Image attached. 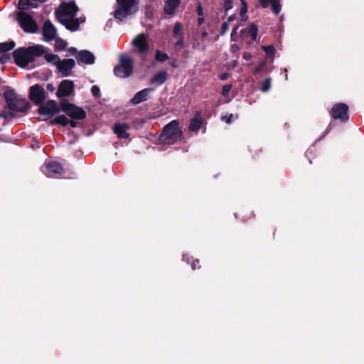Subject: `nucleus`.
<instances>
[{"instance_id": "nucleus-14", "label": "nucleus", "mask_w": 364, "mask_h": 364, "mask_svg": "<svg viewBox=\"0 0 364 364\" xmlns=\"http://www.w3.org/2000/svg\"><path fill=\"white\" fill-rule=\"evenodd\" d=\"M257 35L258 27L254 23H250L247 27L240 31L241 38L247 39L248 36L251 38V41L248 42L249 44H250L253 41H258Z\"/></svg>"}, {"instance_id": "nucleus-11", "label": "nucleus", "mask_w": 364, "mask_h": 364, "mask_svg": "<svg viewBox=\"0 0 364 364\" xmlns=\"http://www.w3.org/2000/svg\"><path fill=\"white\" fill-rule=\"evenodd\" d=\"M38 113L48 117H53L61 111V107H58L54 100H49L45 104L38 105Z\"/></svg>"}, {"instance_id": "nucleus-18", "label": "nucleus", "mask_w": 364, "mask_h": 364, "mask_svg": "<svg viewBox=\"0 0 364 364\" xmlns=\"http://www.w3.org/2000/svg\"><path fill=\"white\" fill-rule=\"evenodd\" d=\"M129 129V126L126 123H116L113 127L114 133L121 139H125L129 136L127 132Z\"/></svg>"}, {"instance_id": "nucleus-34", "label": "nucleus", "mask_w": 364, "mask_h": 364, "mask_svg": "<svg viewBox=\"0 0 364 364\" xmlns=\"http://www.w3.org/2000/svg\"><path fill=\"white\" fill-rule=\"evenodd\" d=\"M168 58V55L160 50H156V53H155V60L156 61H159V62H165L166 60H167Z\"/></svg>"}, {"instance_id": "nucleus-32", "label": "nucleus", "mask_w": 364, "mask_h": 364, "mask_svg": "<svg viewBox=\"0 0 364 364\" xmlns=\"http://www.w3.org/2000/svg\"><path fill=\"white\" fill-rule=\"evenodd\" d=\"M272 80L269 77L266 78L260 82V90L267 92L270 90Z\"/></svg>"}, {"instance_id": "nucleus-61", "label": "nucleus", "mask_w": 364, "mask_h": 364, "mask_svg": "<svg viewBox=\"0 0 364 364\" xmlns=\"http://www.w3.org/2000/svg\"><path fill=\"white\" fill-rule=\"evenodd\" d=\"M220 104H221V102L219 100V101H218V102L216 103L215 106H216V107H218Z\"/></svg>"}, {"instance_id": "nucleus-6", "label": "nucleus", "mask_w": 364, "mask_h": 364, "mask_svg": "<svg viewBox=\"0 0 364 364\" xmlns=\"http://www.w3.org/2000/svg\"><path fill=\"white\" fill-rule=\"evenodd\" d=\"M61 111L66 113L73 119L82 120L86 117V112L81 107L70 103L67 99L63 98L60 101Z\"/></svg>"}, {"instance_id": "nucleus-1", "label": "nucleus", "mask_w": 364, "mask_h": 364, "mask_svg": "<svg viewBox=\"0 0 364 364\" xmlns=\"http://www.w3.org/2000/svg\"><path fill=\"white\" fill-rule=\"evenodd\" d=\"M78 7L74 1L63 2L55 9V16L61 24L70 31H76L80 28V23L75 18Z\"/></svg>"}, {"instance_id": "nucleus-52", "label": "nucleus", "mask_w": 364, "mask_h": 364, "mask_svg": "<svg viewBox=\"0 0 364 364\" xmlns=\"http://www.w3.org/2000/svg\"><path fill=\"white\" fill-rule=\"evenodd\" d=\"M243 58L246 60H250L251 58H252V55L248 53V52H245L243 54Z\"/></svg>"}, {"instance_id": "nucleus-15", "label": "nucleus", "mask_w": 364, "mask_h": 364, "mask_svg": "<svg viewBox=\"0 0 364 364\" xmlns=\"http://www.w3.org/2000/svg\"><path fill=\"white\" fill-rule=\"evenodd\" d=\"M73 90V82L68 80H64L60 83L56 95L59 98L68 97L72 94Z\"/></svg>"}, {"instance_id": "nucleus-57", "label": "nucleus", "mask_w": 364, "mask_h": 364, "mask_svg": "<svg viewBox=\"0 0 364 364\" xmlns=\"http://www.w3.org/2000/svg\"><path fill=\"white\" fill-rule=\"evenodd\" d=\"M235 18V16L234 15H231L228 17V21L226 22H228V23L229 22L234 21Z\"/></svg>"}, {"instance_id": "nucleus-51", "label": "nucleus", "mask_w": 364, "mask_h": 364, "mask_svg": "<svg viewBox=\"0 0 364 364\" xmlns=\"http://www.w3.org/2000/svg\"><path fill=\"white\" fill-rule=\"evenodd\" d=\"M191 259H192V257H190L189 255H183V260L184 262H187L188 264L190 263Z\"/></svg>"}, {"instance_id": "nucleus-40", "label": "nucleus", "mask_w": 364, "mask_h": 364, "mask_svg": "<svg viewBox=\"0 0 364 364\" xmlns=\"http://www.w3.org/2000/svg\"><path fill=\"white\" fill-rule=\"evenodd\" d=\"M233 0H225L223 3V9L227 12L228 10L232 8Z\"/></svg>"}, {"instance_id": "nucleus-19", "label": "nucleus", "mask_w": 364, "mask_h": 364, "mask_svg": "<svg viewBox=\"0 0 364 364\" xmlns=\"http://www.w3.org/2000/svg\"><path fill=\"white\" fill-rule=\"evenodd\" d=\"M260 6L264 8H268L272 6V12L275 15H278L282 9L281 0H259Z\"/></svg>"}, {"instance_id": "nucleus-62", "label": "nucleus", "mask_w": 364, "mask_h": 364, "mask_svg": "<svg viewBox=\"0 0 364 364\" xmlns=\"http://www.w3.org/2000/svg\"><path fill=\"white\" fill-rule=\"evenodd\" d=\"M203 36H207V33H206V32H204Z\"/></svg>"}, {"instance_id": "nucleus-13", "label": "nucleus", "mask_w": 364, "mask_h": 364, "mask_svg": "<svg viewBox=\"0 0 364 364\" xmlns=\"http://www.w3.org/2000/svg\"><path fill=\"white\" fill-rule=\"evenodd\" d=\"M29 98L35 105H41L45 99L43 88L38 85L31 86L30 87Z\"/></svg>"}, {"instance_id": "nucleus-56", "label": "nucleus", "mask_w": 364, "mask_h": 364, "mask_svg": "<svg viewBox=\"0 0 364 364\" xmlns=\"http://www.w3.org/2000/svg\"><path fill=\"white\" fill-rule=\"evenodd\" d=\"M70 124V126L72 127H76L78 124V122H77L75 120H71L70 122L69 121Z\"/></svg>"}, {"instance_id": "nucleus-27", "label": "nucleus", "mask_w": 364, "mask_h": 364, "mask_svg": "<svg viewBox=\"0 0 364 364\" xmlns=\"http://www.w3.org/2000/svg\"><path fill=\"white\" fill-rule=\"evenodd\" d=\"M15 46L16 43L14 41L0 43V54L7 53L9 51L11 50Z\"/></svg>"}, {"instance_id": "nucleus-39", "label": "nucleus", "mask_w": 364, "mask_h": 364, "mask_svg": "<svg viewBox=\"0 0 364 364\" xmlns=\"http://www.w3.org/2000/svg\"><path fill=\"white\" fill-rule=\"evenodd\" d=\"M11 60V55L9 53H1L0 56V63L6 64Z\"/></svg>"}, {"instance_id": "nucleus-12", "label": "nucleus", "mask_w": 364, "mask_h": 364, "mask_svg": "<svg viewBox=\"0 0 364 364\" xmlns=\"http://www.w3.org/2000/svg\"><path fill=\"white\" fill-rule=\"evenodd\" d=\"M41 169L44 174L48 177H58L63 172V166L57 161H50Z\"/></svg>"}, {"instance_id": "nucleus-31", "label": "nucleus", "mask_w": 364, "mask_h": 364, "mask_svg": "<svg viewBox=\"0 0 364 364\" xmlns=\"http://www.w3.org/2000/svg\"><path fill=\"white\" fill-rule=\"evenodd\" d=\"M173 35L176 38L183 37V25L180 22L175 23L173 29Z\"/></svg>"}, {"instance_id": "nucleus-63", "label": "nucleus", "mask_w": 364, "mask_h": 364, "mask_svg": "<svg viewBox=\"0 0 364 364\" xmlns=\"http://www.w3.org/2000/svg\"><path fill=\"white\" fill-rule=\"evenodd\" d=\"M1 83V78L0 77V84Z\"/></svg>"}, {"instance_id": "nucleus-26", "label": "nucleus", "mask_w": 364, "mask_h": 364, "mask_svg": "<svg viewBox=\"0 0 364 364\" xmlns=\"http://www.w3.org/2000/svg\"><path fill=\"white\" fill-rule=\"evenodd\" d=\"M69 123V119L65 115H58L50 121V125L60 124L65 127Z\"/></svg>"}, {"instance_id": "nucleus-3", "label": "nucleus", "mask_w": 364, "mask_h": 364, "mask_svg": "<svg viewBox=\"0 0 364 364\" xmlns=\"http://www.w3.org/2000/svg\"><path fill=\"white\" fill-rule=\"evenodd\" d=\"M5 99V108L11 112H14L16 116H24L30 107L29 102L24 98L18 97L14 90L10 87H6L4 92Z\"/></svg>"}, {"instance_id": "nucleus-22", "label": "nucleus", "mask_w": 364, "mask_h": 364, "mask_svg": "<svg viewBox=\"0 0 364 364\" xmlns=\"http://www.w3.org/2000/svg\"><path fill=\"white\" fill-rule=\"evenodd\" d=\"M203 124V119L201 117V112L198 111L194 117L191 119L188 129L193 132H197L201 127Z\"/></svg>"}, {"instance_id": "nucleus-45", "label": "nucleus", "mask_w": 364, "mask_h": 364, "mask_svg": "<svg viewBox=\"0 0 364 364\" xmlns=\"http://www.w3.org/2000/svg\"><path fill=\"white\" fill-rule=\"evenodd\" d=\"M228 29H229V25H228V22H223L222 24V26H221L220 35L221 36L225 35Z\"/></svg>"}, {"instance_id": "nucleus-43", "label": "nucleus", "mask_w": 364, "mask_h": 364, "mask_svg": "<svg viewBox=\"0 0 364 364\" xmlns=\"http://www.w3.org/2000/svg\"><path fill=\"white\" fill-rule=\"evenodd\" d=\"M174 46H175L176 48H184L183 36V37H179L178 39L174 43Z\"/></svg>"}, {"instance_id": "nucleus-58", "label": "nucleus", "mask_w": 364, "mask_h": 364, "mask_svg": "<svg viewBox=\"0 0 364 364\" xmlns=\"http://www.w3.org/2000/svg\"><path fill=\"white\" fill-rule=\"evenodd\" d=\"M287 69L284 70V72H281V75L284 74L286 79L287 78Z\"/></svg>"}, {"instance_id": "nucleus-36", "label": "nucleus", "mask_w": 364, "mask_h": 364, "mask_svg": "<svg viewBox=\"0 0 364 364\" xmlns=\"http://www.w3.org/2000/svg\"><path fill=\"white\" fill-rule=\"evenodd\" d=\"M247 4H243L240 6V12L242 21H245L247 20L248 16L247 15Z\"/></svg>"}, {"instance_id": "nucleus-41", "label": "nucleus", "mask_w": 364, "mask_h": 364, "mask_svg": "<svg viewBox=\"0 0 364 364\" xmlns=\"http://www.w3.org/2000/svg\"><path fill=\"white\" fill-rule=\"evenodd\" d=\"M91 93L95 97H100V87L97 85H92L91 87Z\"/></svg>"}, {"instance_id": "nucleus-48", "label": "nucleus", "mask_w": 364, "mask_h": 364, "mask_svg": "<svg viewBox=\"0 0 364 364\" xmlns=\"http://www.w3.org/2000/svg\"><path fill=\"white\" fill-rule=\"evenodd\" d=\"M196 12H197V14H198V16H203V7L200 5V4H199L198 5V6L196 7Z\"/></svg>"}, {"instance_id": "nucleus-7", "label": "nucleus", "mask_w": 364, "mask_h": 364, "mask_svg": "<svg viewBox=\"0 0 364 364\" xmlns=\"http://www.w3.org/2000/svg\"><path fill=\"white\" fill-rule=\"evenodd\" d=\"M133 52L144 60L149 51L150 46L144 33L138 34L131 42Z\"/></svg>"}, {"instance_id": "nucleus-53", "label": "nucleus", "mask_w": 364, "mask_h": 364, "mask_svg": "<svg viewBox=\"0 0 364 364\" xmlns=\"http://www.w3.org/2000/svg\"><path fill=\"white\" fill-rule=\"evenodd\" d=\"M228 76H229V74L228 73H224L220 75V79L221 80L224 81V80L228 79Z\"/></svg>"}, {"instance_id": "nucleus-5", "label": "nucleus", "mask_w": 364, "mask_h": 364, "mask_svg": "<svg viewBox=\"0 0 364 364\" xmlns=\"http://www.w3.org/2000/svg\"><path fill=\"white\" fill-rule=\"evenodd\" d=\"M138 0H116L114 18L123 21L138 11Z\"/></svg>"}, {"instance_id": "nucleus-24", "label": "nucleus", "mask_w": 364, "mask_h": 364, "mask_svg": "<svg viewBox=\"0 0 364 364\" xmlns=\"http://www.w3.org/2000/svg\"><path fill=\"white\" fill-rule=\"evenodd\" d=\"M134 59L126 53H122L119 56V65H116L114 68H133Z\"/></svg>"}, {"instance_id": "nucleus-37", "label": "nucleus", "mask_w": 364, "mask_h": 364, "mask_svg": "<svg viewBox=\"0 0 364 364\" xmlns=\"http://www.w3.org/2000/svg\"><path fill=\"white\" fill-rule=\"evenodd\" d=\"M0 117L4 119L7 118H14L16 117V114L14 112H11L9 109V111H2L0 112Z\"/></svg>"}, {"instance_id": "nucleus-47", "label": "nucleus", "mask_w": 364, "mask_h": 364, "mask_svg": "<svg viewBox=\"0 0 364 364\" xmlns=\"http://www.w3.org/2000/svg\"><path fill=\"white\" fill-rule=\"evenodd\" d=\"M58 71L61 73L63 76H69L72 74L73 70H58Z\"/></svg>"}, {"instance_id": "nucleus-42", "label": "nucleus", "mask_w": 364, "mask_h": 364, "mask_svg": "<svg viewBox=\"0 0 364 364\" xmlns=\"http://www.w3.org/2000/svg\"><path fill=\"white\" fill-rule=\"evenodd\" d=\"M237 29H238V26H236L232 28V30L231 31V34H230V41H236L237 35Z\"/></svg>"}, {"instance_id": "nucleus-4", "label": "nucleus", "mask_w": 364, "mask_h": 364, "mask_svg": "<svg viewBox=\"0 0 364 364\" xmlns=\"http://www.w3.org/2000/svg\"><path fill=\"white\" fill-rule=\"evenodd\" d=\"M183 135L182 130L179 128L178 121L174 119L165 125L159 136V141L163 144H173Z\"/></svg>"}, {"instance_id": "nucleus-28", "label": "nucleus", "mask_w": 364, "mask_h": 364, "mask_svg": "<svg viewBox=\"0 0 364 364\" xmlns=\"http://www.w3.org/2000/svg\"><path fill=\"white\" fill-rule=\"evenodd\" d=\"M262 49L265 52L267 58L272 60L276 53L274 47L272 45L263 46H262Z\"/></svg>"}, {"instance_id": "nucleus-35", "label": "nucleus", "mask_w": 364, "mask_h": 364, "mask_svg": "<svg viewBox=\"0 0 364 364\" xmlns=\"http://www.w3.org/2000/svg\"><path fill=\"white\" fill-rule=\"evenodd\" d=\"M33 75L38 80L48 81L50 74L48 70H46V72H43L42 73L37 71Z\"/></svg>"}, {"instance_id": "nucleus-33", "label": "nucleus", "mask_w": 364, "mask_h": 364, "mask_svg": "<svg viewBox=\"0 0 364 364\" xmlns=\"http://www.w3.org/2000/svg\"><path fill=\"white\" fill-rule=\"evenodd\" d=\"M67 43L61 38H57L55 43V50L61 51L66 48Z\"/></svg>"}, {"instance_id": "nucleus-25", "label": "nucleus", "mask_w": 364, "mask_h": 364, "mask_svg": "<svg viewBox=\"0 0 364 364\" xmlns=\"http://www.w3.org/2000/svg\"><path fill=\"white\" fill-rule=\"evenodd\" d=\"M45 60L51 64L52 65L56 66V68L59 66L60 58L58 55L53 53H45L43 55Z\"/></svg>"}, {"instance_id": "nucleus-59", "label": "nucleus", "mask_w": 364, "mask_h": 364, "mask_svg": "<svg viewBox=\"0 0 364 364\" xmlns=\"http://www.w3.org/2000/svg\"><path fill=\"white\" fill-rule=\"evenodd\" d=\"M312 151L311 149L309 148L306 152V156H308L309 154H311Z\"/></svg>"}, {"instance_id": "nucleus-8", "label": "nucleus", "mask_w": 364, "mask_h": 364, "mask_svg": "<svg viewBox=\"0 0 364 364\" xmlns=\"http://www.w3.org/2000/svg\"><path fill=\"white\" fill-rule=\"evenodd\" d=\"M24 11L20 10L17 14L16 20L20 27L26 33H36L38 31L37 23L31 15Z\"/></svg>"}, {"instance_id": "nucleus-49", "label": "nucleus", "mask_w": 364, "mask_h": 364, "mask_svg": "<svg viewBox=\"0 0 364 364\" xmlns=\"http://www.w3.org/2000/svg\"><path fill=\"white\" fill-rule=\"evenodd\" d=\"M230 50L232 53H237L240 50V47L237 44H232L230 47Z\"/></svg>"}, {"instance_id": "nucleus-2", "label": "nucleus", "mask_w": 364, "mask_h": 364, "mask_svg": "<svg viewBox=\"0 0 364 364\" xmlns=\"http://www.w3.org/2000/svg\"><path fill=\"white\" fill-rule=\"evenodd\" d=\"M45 53V47L36 45L28 47H21L14 50L12 56L16 65L20 68L26 67L29 63L33 62L36 58Z\"/></svg>"}, {"instance_id": "nucleus-29", "label": "nucleus", "mask_w": 364, "mask_h": 364, "mask_svg": "<svg viewBox=\"0 0 364 364\" xmlns=\"http://www.w3.org/2000/svg\"><path fill=\"white\" fill-rule=\"evenodd\" d=\"M75 65V62L73 59H60L59 66L57 68H73Z\"/></svg>"}, {"instance_id": "nucleus-21", "label": "nucleus", "mask_w": 364, "mask_h": 364, "mask_svg": "<svg viewBox=\"0 0 364 364\" xmlns=\"http://www.w3.org/2000/svg\"><path fill=\"white\" fill-rule=\"evenodd\" d=\"M48 0H19L18 8L19 10H27L29 8H37L40 4H43Z\"/></svg>"}, {"instance_id": "nucleus-38", "label": "nucleus", "mask_w": 364, "mask_h": 364, "mask_svg": "<svg viewBox=\"0 0 364 364\" xmlns=\"http://www.w3.org/2000/svg\"><path fill=\"white\" fill-rule=\"evenodd\" d=\"M232 87V84H227L223 86L222 87V95L225 97H228L229 96L230 92Z\"/></svg>"}, {"instance_id": "nucleus-60", "label": "nucleus", "mask_w": 364, "mask_h": 364, "mask_svg": "<svg viewBox=\"0 0 364 364\" xmlns=\"http://www.w3.org/2000/svg\"><path fill=\"white\" fill-rule=\"evenodd\" d=\"M240 1L241 5H242L243 4H247L246 0H240Z\"/></svg>"}, {"instance_id": "nucleus-50", "label": "nucleus", "mask_w": 364, "mask_h": 364, "mask_svg": "<svg viewBox=\"0 0 364 364\" xmlns=\"http://www.w3.org/2000/svg\"><path fill=\"white\" fill-rule=\"evenodd\" d=\"M198 264H199V259H193L191 263L192 269L195 270L197 268V266Z\"/></svg>"}, {"instance_id": "nucleus-16", "label": "nucleus", "mask_w": 364, "mask_h": 364, "mask_svg": "<svg viewBox=\"0 0 364 364\" xmlns=\"http://www.w3.org/2000/svg\"><path fill=\"white\" fill-rule=\"evenodd\" d=\"M43 36L46 41L54 40L57 36V29L50 20L46 21L43 23Z\"/></svg>"}, {"instance_id": "nucleus-44", "label": "nucleus", "mask_w": 364, "mask_h": 364, "mask_svg": "<svg viewBox=\"0 0 364 364\" xmlns=\"http://www.w3.org/2000/svg\"><path fill=\"white\" fill-rule=\"evenodd\" d=\"M232 117H233V114H230L222 116L221 119L227 124H230L232 121Z\"/></svg>"}, {"instance_id": "nucleus-46", "label": "nucleus", "mask_w": 364, "mask_h": 364, "mask_svg": "<svg viewBox=\"0 0 364 364\" xmlns=\"http://www.w3.org/2000/svg\"><path fill=\"white\" fill-rule=\"evenodd\" d=\"M331 124H328V126L327 127L326 131L324 132L323 134L319 137L318 139L316 140L315 143L319 141L320 140H321L322 139H323L325 137V136L331 131Z\"/></svg>"}, {"instance_id": "nucleus-54", "label": "nucleus", "mask_w": 364, "mask_h": 364, "mask_svg": "<svg viewBox=\"0 0 364 364\" xmlns=\"http://www.w3.org/2000/svg\"><path fill=\"white\" fill-rule=\"evenodd\" d=\"M205 22V19H204V17L203 16H198V23L199 26H201L202 24H203Z\"/></svg>"}, {"instance_id": "nucleus-17", "label": "nucleus", "mask_w": 364, "mask_h": 364, "mask_svg": "<svg viewBox=\"0 0 364 364\" xmlns=\"http://www.w3.org/2000/svg\"><path fill=\"white\" fill-rule=\"evenodd\" d=\"M153 91L151 88H144L137 92L131 99L130 102L136 105L149 99V95Z\"/></svg>"}, {"instance_id": "nucleus-10", "label": "nucleus", "mask_w": 364, "mask_h": 364, "mask_svg": "<svg viewBox=\"0 0 364 364\" xmlns=\"http://www.w3.org/2000/svg\"><path fill=\"white\" fill-rule=\"evenodd\" d=\"M348 111L349 107L346 104L338 102L332 107L330 115L334 120H341L346 122L349 119Z\"/></svg>"}, {"instance_id": "nucleus-30", "label": "nucleus", "mask_w": 364, "mask_h": 364, "mask_svg": "<svg viewBox=\"0 0 364 364\" xmlns=\"http://www.w3.org/2000/svg\"><path fill=\"white\" fill-rule=\"evenodd\" d=\"M116 77L119 78H127L132 75L133 70H113Z\"/></svg>"}, {"instance_id": "nucleus-9", "label": "nucleus", "mask_w": 364, "mask_h": 364, "mask_svg": "<svg viewBox=\"0 0 364 364\" xmlns=\"http://www.w3.org/2000/svg\"><path fill=\"white\" fill-rule=\"evenodd\" d=\"M70 55L75 57L79 65H92L95 63V57L92 53L87 50L77 51L75 48L71 47L68 49Z\"/></svg>"}, {"instance_id": "nucleus-20", "label": "nucleus", "mask_w": 364, "mask_h": 364, "mask_svg": "<svg viewBox=\"0 0 364 364\" xmlns=\"http://www.w3.org/2000/svg\"><path fill=\"white\" fill-rule=\"evenodd\" d=\"M181 1L182 0H166L164 6V13L168 16H173Z\"/></svg>"}, {"instance_id": "nucleus-23", "label": "nucleus", "mask_w": 364, "mask_h": 364, "mask_svg": "<svg viewBox=\"0 0 364 364\" xmlns=\"http://www.w3.org/2000/svg\"><path fill=\"white\" fill-rule=\"evenodd\" d=\"M168 79V73L166 70H162L151 77L149 80L150 85L160 86L164 84Z\"/></svg>"}, {"instance_id": "nucleus-55", "label": "nucleus", "mask_w": 364, "mask_h": 364, "mask_svg": "<svg viewBox=\"0 0 364 364\" xmlns=\"http://www.w3.org/2000/svg\"><path fill=\"white\" fill-rule=\"evenodd\" d=\"M46 88L48 90L50 91V92H53L55 90L53 85L50 84V83L47 85Z\"/></svg>"}]
</instances>
